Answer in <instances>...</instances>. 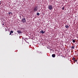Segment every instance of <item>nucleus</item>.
Instances as JSON below:
<instances>
[{
  "label": "nucleus",
  "mask_w": 78,
  "mask_h": 78,
  "mask_svg": "<svg viewBox=\"0 0 78 78\" xmlns=\"http://www.w3.org/2000/svg\"><path fill=\"white\" fill-rule=\"evenodd\" d=\"M48 8L49 10H52L53 9V6L51 5H48Z\"/></svg>",
  "instance_id": "nucleus-1"
},
{
  "label": "nucleus",
  "mask_w": 78,
  "mask_h": 78,
  "mask_svg": "<svg viewBox=\"0 0 78 78\" xmlns=\"http://www.w3.org/2000/svg\"><path fill=\"white\" fill-rule=\"evenodd\" d=\"M37 6H36L34 8V12H36V11H37Z\"/></svg>",
  "instance_id": "nucleus-2"
},
{
  "label": "nucleus",
  "mask_w": 78,
  "mask_h": 78,
  "mask_svg": "<svg viewBox=\"0 0 78 78\" xmlns=\"http://www.w3.org/2000/svg\"><path fill=\"white\" fill-rule=\"evenodd\" d=\"M22 22H23V23H25L26 22V19L25 18L23 19L22 21Z\"/></svg>",
  "instance_id": "nucleus-3"
},
{
  "label": "nucleus",
  "mask_w": 78,
  "mask_h": 78,
  "mask_svg": "<svg viewBox=\"0 0 78 78\" xmlns=\"http://www.w3.org/2000/svg\"><path fill=\"white\" fill-rule=\"evenodd\" d=\"M17 32L18 34H21V33H22V31H21L20 30H17Z\"/></svg>",
  "instance_id": "nucleus-4"
},
{
  "label": "nucleus",
  "mask_w": 78,
  "mask_h": 78,
  "mask_svg": "<svg viewBox=\"0 0 78 78\" xmlns=\"http://www.w3.org/2000/svg\"><path fill=\"white\" fill-rule=\"evenodd\" d=\"M40 33H42V34H44V33H45V31H44L43 30H41L40 31Z\"/></svg>",
  "instance_id": "nucleus-5"
},
{
  "label": "nucleus",
  "mask_w": 78,
  "mask_h": 78,
  "mask_svg": "<svg viewBox=\"0 0 78 78\" xmlns=\"http://www.w3.org/2000/svg\"><path fill=\"white\" fill-rule=\"evenodd\" d=\"M65 27L66 28H69V26H68V25H66Z\"/></svg>",
  "instance_id": "nucleus-6"
},
{
  "label": "nucleus",
  "mask_w": 78,
  "mask_h": 78,
  "mask_svg": "<svg viewBox=\"0 0 78 78\" xmlns=\"http://www.w3.org/2000/svg\"><path fill=\"white\" fill-rule=\"evenodd\" d=\"M55 54H52V56L53 58H55Z\"/></svg>",
  "instance_id": "nucleus-7"
},
{
  "label": "nucleus",
  "mask_w": 78,
  "mask_h": 78,
  "mask_svg": "<svg viewBox=\"0 0 78 78\" xmlns=\"http://www.w3.org/2000/svg\"><path fill=\"white\" fill-rule=\"evenodd\" d=\"M74 62V63H75V62H77V60H76V59H75L73 60Z\"/></svg>",
  "instance_id": "nucleus-8"
},
{
  "label": "nucleus",
  "mask_w": 78,
  "mask_h": 78,
  "mask_svg": "<svg viewBox=\"0 0 78 78\" xmlns=\"http://www.w3.org/2000/svg\"><path fill=\"white\" fill-rule=\"evenodd\" d=\"M71 49H74V47L73 46H71Z\"/></svg>",
  "instance_id": "nucleus-9"
},
{
  "label": "nucleus",
  "mask_w": 78,
  "mask_h": 78,
  "mask_svg": "<svg viewBox=\"0 0 78 78\" xmlns=\"http://www.w3.org/2000/svg\"><path fill=\"white\" fill-rule=\"evenodd\" d=\"M73 42L75 43V40H73Z\"/></svg>",
  "instance_id": "nucleus-10"
},
{
  "label": "nucleus",
  "mask_w": 78,
  "mask_h": 78,
  "mask_svg": "<svg viewBox=\"0 0 78 78\" xmlns=\"http://www.w3.org/2000/svg\"><path fill=\"white\" fill-rule=\"evenodd\" d=\"M39 14H39V12H37V16H39Z\"/></svg>",
  "instance_id": "nucleus-11"
},
{
  "label": "nucleus",
  "mask_w": 78,
  "mask_h": 78,
  "mask_svg": "<svg viewBox=\"0 0 78 78\" xmlns=\"http://www.w3.org/2000/svg\"><path fill=\"white\" fill-rule=\"evenodd\" d=\"M10 33H14V32L12 30H11L10 31Z\"/></svg>",
  "instance_id": "nucleus-12"
},
{
  "label": "nucleus",
  "mask_w": 78,
  "mask_h": 78,
  "mask_svg": "<svg viewBox=\"0 0 78 78\" xmlns=\"http://www.w3.org/2000/svg\"><path fill=\"white\" fill-rule=\"evenodd\" d=\"M62 10H64V7H63L62 9Z\"/></svg>",
  "instance_id": "nucleus-13"
},
{
  "label": "nucleus",
  "mask_w": 78,
  "mask_h": 78,
  "mask_svg": "<svg viewBox=\"0 0 78 78\" xmlns=\"http://www.w3.org/2000/svg\"><path fill=\"white\" fill-rule=\"evenodd\" d=\"M75 59V57H73V59L72 60H74V59Z\"/></svg>",
  "instance_id": "nucleus-14"
},
{
  "label": "nucleus",
  "mask_w": 78,
  "mask_h": 78,
  "mask_svg": "<svg viewBox=\"0 0 78 78\" xmlns=\"http://www.w3.org/2000/svg\"><path fill=\"white\" fill-rule=\"evenodd\" d=\"M8 14L9 15H10V14H11V12H9Z\"/></svg>",
  "instance_id": "nucleus-15"
},
{
  "label": "nucleus",
  "mask_w": 78,
  "mask_h": 78,
  "mask_svg": "<svg viewBox=\"0 0 78 78\" xmlns=\"http://www.w3.org/2000/svg\"><path fill=\"white\" fill-rule=\"evenodd\" d=\"M5 31H7V29H6V28H5Z\"/></svg>",
  "instance_id": "nucleus-16"
},
{
  "label": "nucleus",
  "mask_w": 78,
  "mask_h": 78,
  "mask_svg": "<svg viewBox=\"0 0 78 78\" xmlns=\"http://www.w3.org/2000/svg\"><path fill=\"white\" fill-rule=\"evenodd\" d=\"M23 39H24L25 40V41H26V42H27V41H26V40L24 39V38H23Z\"/></svg>",
  "instance_id": "nucleus-17"
},
{
  "label": "nucleus",
  "mask_w": 78,
  "mask_h": 78,
  "mask_svg": "<svg viewBox=\"0 0 78 78\" xmlns=\"http://www.w3.org/2000/svg\"><path fill=\"white\" fill-rule=\"evenodd\" d=\"M12 33H11V32H10V34H9V35H11V34H12Z\"/></svg>",
  "instance_id": "nucleus-18"
},
{
  "label": "nucleus",
  "mask_w": 78,
  "mask_h": 78,
  "mask_svg": "<svg viewBox=\"0 0 78 78\" xmlns=\"http://www.w3.org/2000/svg\"><path fill=\"white\" fill-rule=\"evenodd\" d=\"M75 17H76V18L77 17V16H75Z\"/></svg>",
  "instance_id": "nucleus-19"
},
{
  "label": "nucleus",
  "mask_w": 78,
  "mask_h": 78,
  "mask_svg": "<svg viewBox=\"0 0 78 78\" xmlns=\"http://www.w3.org/2000/svg\"><path fill=\"white\" fill-rule=\"evenodd\" d=\"M2 25H4V23H3V24H2Z\"/></svg>",
  "instance_id": "nucleus-20"
},
{
  "label": "nucleus",
  "mask_w": 78,
  "mask_h": 78,
  "mask_svg": "<svg viewBox=\"0 0 78 78\" xmlns=\"http://www.w3.org/2000/svg\"><path fill=\"white\" fill-rule=\"evenodd\" d=\"M26 39H27V40H28V39H27V38H26Z\"/></svg>",
  "instance_id": "nucleus-21"
},
{
  "label": "nucleus",
  "mask_w": 78,
  "mask_h": 78,
  "mask_svg": "<svg viewBox=\"0 0 78 78\" xmlns=\"http://www.w3.org/2000/svg\"><path fill=\"white\" fill-rule=\"evenodd\" d=\"M0 5H1V3H0Z\"/></svg>",
  "instance_id": "nucleus-22"
}]
</instances>
